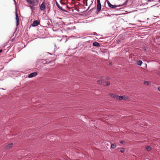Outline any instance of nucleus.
<instances>
[{"mask_svg":"<svg viewBox=\"0 0 160 160\" xmlns=\"http://www.w3.org/2000/svg\"><path fill=\"white\" fill-rule=\"evenodd\" d=\"M118 99L120 101L123 100V96H118Z\"/></svg>","mask_w":160,"mask_h":160,"instance_id":"nucleus-18","label":"nucleus"},{"mask_svg":"<svg viewBox=\"0 0 160 160\" xmlns=\"http://www.w3.org/2000/svg\"><path fill=\"white\" fill-rule=\"evenodd\" d=\"M124 141H121L120 142L122 144H123L124 143Z\"/></svg>","mask_w":160,"mask_h":160,"instance_id":"nucleus-23","label":"nucleus"},{"mask_svg":"<svg viewBox=\"0 0 160 160\" xmlns=\"http://www.w3.org/2000/svg\"><path fill=\"white\" fill-rule=\"evenodd\" d=\"M117 146L115 144H111V148L113 149L115 148Z\"/></svg>","mask_w":160,"mask_h":160,"instance_id":"nucleus-11","label":"nucleus"},{"mask_svg":"<svg viewBox=\"0 0 160 160\" xmlns=\"http://www.w3.org/2000/svg\"><path fill=\"white\" fill-rule=\"evenodd\" d=\"M144 49L145 51H146L147 50L146 47H144Z\"/></svg>","mask_w":160,"mask_h":160,"instance_id":"nucleus-24","label":"nucleus"},{"mask_svg":"<svg viewBox=\"0 0 160 160\" xmlns=\"http://www.w3.org/2000/svg\"><path fill=\"white\" fill-rule=\"evenodd\" d=\"M15 16H16V26H18L19 24V19L18 18V16L17 13V12H16V13H15Z\"/></svg>","mask_w":160,"mask_h":160,"instance_id":"nucleus-5","label":"nucleus"},{"mask_svg":"<svg viewBox=\"0 0 160 160\" xmlns=\"http://www.w3.org/2000/svg\"><path fill=\"white\" fill-rule=\"evenodd\" d=\"M147 0L148 1V2H150L154 1V0Z\"/></svg>","mask_w":160,"mask_h":160,"instance_id":"nucleus-22","label":"nucleus"},{"mask_svg":"<svg viewBox=\"0 0 160 160\" xmlns=\"http://www.w3.org/2000/svg\"><path fill=\"white\" fill-rule=\"evenodd\" d=\"M151 149V147L150 146H147L146 148V149L148 151H150Z\"/></svg>","mask_w":160,"mask_h":160,"instance_id":"nucleus-16","label":"nucleus"},{"mask_svg":"<svg viewBox=\"0 0 160 160\" xmlns=\"http://www.w3.org/2000/svg\"><path fill=\"white\" fill-rule=\"evenodd\" d=\"M97 82L100 85H104V82L102 80L98 81Z\"/></svg>","mask_w":160,"mask_h":160,"instance_id":"nucleus-9","label":"nucleus"},{"mask_svg":"<svg viewBox=\"0 0 160 160\" xmlns=\"http://www.w3.org/2000/svg\"><path fill=\"white\" fill-rule=\"evenodd\" d=\"M67 7L68 8H71V7H68V5H67Z\"/></svg>","mask_w":160,"mask_h":160,"instance_id":"nucleus-28","label":"nucleus"},{"mask_svg":"<svg viewBox=\"0 0 160 160\" xmlns=\"http://www.w3.org/2000/svg\"><path fill=\"white\" fill-rule=\"evenodd\" d=\"M158 90L160 91V86L158 87Z\"/></svg>","mask_w":160,"mask_h":160,"instance_id":"nucleus-25","label":"nucleus"},{"mask_svg":"<svg viewBox=\"0 0 160 160\" xmlns=\"http://www.w3.org/2000/svg\"><path fill=\"white\" fill-rule=\"evenodd\" d=\"M104 82V85H103L104 86L106 85L107 86L109 85L110 83L109 82Z\"/></svg>","mask_w":160,"mask_h":160,"instance_id":"nucleus-17","label":"nucleus"},{"mask_svg":"<svg viewBox=\"0 0 160 160\" xmlns=\"http://www.w3.org/2000/svg\"><path fill=\"white\" fill-rule=\"evenodd\" d=\"M38 74L37 72H35L30 74L28 76V77L29 78H32L36 76Z\"/></svg>","mask_w":160,"mask_h":160,"instance_id":"nucleus-4","label":"nucleus"},{"mask_svg":"<svg viewBox=\"0 0 160 160\" xmlns=\"http://www.w3.org/2000/svg\"><path fill=\"white\" fill-rule=\"evenodd\" d=\"M39 9L40 11H44L46 9V6L44 2H43L39 6Z\"/></svg>","mask_w":160,"mask_h":160,"instance_id":"nucleus-2","label":"nucleus"},{"mask_svg":"<svg viewBox=\"0 0 160 160\" xmlns=\"http://www.w3.org/2000/svg\"><path fill=\"white\" fill-rule=\"evenodd\" d=\"M97 2H100V0H97Z\"/></svg>","mask_w":160,"mask_h":160,"instance_id":"nucleus-30","label":"nucleus"},{"mask_svg":"<svg viewBox=\"0 0 160 160\" xmlns=\"http://www.w3.org/2000/svg\"><path fill=\"white\" fill-rule=\"evenodd\" d=\"M2 52V50H0V53Z\"/></svg>","mask_w":160,"mask_h":160,"instance_id":"nucleus-27","label":"nucleus"},{"mask_svg":"<svg viewBox=\"0 0 160 160\" xmlns=\"http://www.w3.org/2000/svg\"><path fill=\"white\" fill-rule=\"evenodd\" d=\"M110 96L111 97L115 99H118V96L117 95L111 94H110Z\"/></svg>","mask_w":160,"mask_h":160,"instance_id":"nucleus-7","label":"nucleus"},{"mask_svg":"<svg viewBox=\"0 0 160 160\" xmlns=\"http://www.w3.org/2000/svg\"><path fill=\"white\" fill-rule=\"evenodd\" d=\"M57 7L60 10H62V11H64V9H62L61 7L58 3L57 4Z\"/></svg>","mask_w":160,"mask_h":160,"instance_id":"nucleus-14","label":"nucleus"},{"mask_svg":"<svg viewBox=\"0 0 160 160\" xmlns=\"http://www.w3.org/2000/svg\"><path fill=\"white\" fill-rule=\"evenodd\" d=\"M40 23V21L38 20L34 21L32 24V26L33 27L38 26Z\"/></svg>","mask_w":160,"mask_h":160,"instance_id":"nucleus-6","label":"nucleus"},{"mask_svg":"<svg viewBox=\"0 0 160 160\" xmlns=\"http://www.w3.org/2000/svg\"><path fill=\"white\" fill-rule=\"evenodd\" d=\"M142 62L141 61H139L137 62V64L139 66H141L142 64Z\"/></svg>","mask_w":160,"mask_h":160,"instance_id":"nucleus-15","label":"nucleus"},{"mask_svg":"<svg viewBox=\"0 0 160 160\" xmlns=\"http://www.w3.org/2000/svg\"><path fill=\"white\" fill-rule=\"evenodd\" d=\"M109 64H111V63H109Z\"/></svg>","mask_w":160,"mask_h":160,"instance_id":"nucleus-32","label":"nucleus"},{"mask_svg":"<svg viewBox=\"0 0 160 160\" xmlns=\"http://www.w3.org/2000/svg\"><path fill=\"white\" fill-rule=\"evenodd\" d=\"M92 45L93 46L96 47H99L100 46L99 43L97 42H94L93 43Z\"/></svg>","mask_w":160,"mask_h":160,"instance_id":"nucleus-8","label":"nucleus"},{"mask_svg":"<svg viewBox=\"0 0 160 160\" xmlns=\"http://www.w3.org/2000/svg\"><path fill=\"white\" fill-rule=\"evenodd\" d=\"M107 3L108 4V6L110 8H114L117 7H120L121 6H122L124 5V4L122 5H112L110 2L108 1H107Z\"/></svg>","mask_w":160,"mask_h":160,"instance_id":"nucleus-3","label":"nucleus"},{"mask_svg":"<svg viewBox=\"0 0 160 160\" xmlns=\"http://www.w3.org/2000/svg\"><path fill=\"white\" fill-rule=\"evenodd\" d=\"M31 8H32V6H31Z\"/></svg>","mask_w":160,"mask_h":160,"instance_id":"nucleus-33","label":"nucleus"},{"mask_svg":"<svg viewBox=\"0 0 160 160\" xmlns=\"http://www.w3.org/2000/svg\"><path fill=\"white\" fill-rule=\"evenodd\" d=\"M12 143H11L9 144L8 145L6 146L5 148L6 149H8L9 148L11 147L12 146Z\"/></svg>","mask_w":160,"mask_h":160,"instance_id":"nucleus-10","label":"nucleus"},{"mask_svg":"<svg viewBox=\"0 0 160 160\" xmlns=\"http://www.w3.org/2000/svg\"><path fill=\"white\" fill-rule=\"evenodd\" d=\"M120 151L122 153L124 152L125 151L124 149L123 148H122V149H121Z\"/></svg>","mask_w":160,"mask_h":160,"instance_id":"nucleus-20","label":"nucleus"},{"mask_svg":"<svg viewBox=\"0 0 160 160\" xmlns=\"http://www.w3.org/2000/svg\"><path fill=\"white\" fill-rule=\"evenodd\" d=\"M97 6H101V4L100 2H97Z\"/></svg>","mask_w":160,"mask_h":160,"instance_id":"nucleus-21","label":"nucleus"},{"mask_svg":"<svg viewBox=\"0 0 160 160\" xmlns=\"http://www.w3.org/2000/svg\"><path fill=\"white\" fill-rule=\"evenodd\" d=\"M149 83L148 81H145L144 82V84L146 85H148L149 84Z\"/></svg>","mask_w":160,"mask_h":160,"instance_id":"nucleus-19","label":"nucleus"},{"mask_svg":"<svg viewBox=\"0 0 160 160\" xmlns=\"http://www.w3.org/2000/svg\"><path fill=\"white\" fill-rule=\"evenodd\" d=\"M158 74L159 76H160V72H159Z\"/></svg>","mask_w":160,"mask_h":160,"instance_id":"nucleus-29","label":"nucleus"},{"mask_svg":"<svg viewBox=\"0 0 160 160\" xmlns=\"http://www.w3.org/2000/svg\"><path fill=\"white\" fill-rule=\"evenodd\" d=\"M156 4H154V5H153V6H154L156 5Z\"/></svg>","mask_w":160,"mask_h":160,"instance_id":"nucleus-31","label":"nucleus"},{"mask_svg":"<svg viewBox=\"0 0 160 160\" xmlns=\"http://www.w3.org/2000/svg\"><path fill=\"white\" fill-rule=\"evenodd\" d=\"M27 2L33 6H37L39 0H26Z\"/></svg>","mask_w":160,"mask_h":160,"instance_id":"nucleus-1","label":"nucleus"},{"mask_svg":"<svg viewBox=\"0 0 160 160\" xmlns=\"http://www.w3.org/2000/svg\"><path fill=\"white\" fill-rule=\"evenodd\" d=\"M50 8H49V7H47V9H48V10H49Z\"/></svg>","mask_w":160,"mask_h":160,"instance_id":"nucleus-26","label":"nucleus"},{"mask_svg":"<svg viewBox=\"0 0 160 160\" xmlns=\"http://www.w3.org/2000/svg\"><path fill=\"white\" fill-rule=\"evenodd\" d=\"M101 6H97V11L98 12H99L101 10Z\"/></svg>","mask_w":160,"mask_h":160,"instance_id":"nucleus-12","label":"nucleus"},{"mask_svg":"<svg viewBox=\"0 0 160 160\" xmlns=\"http://www.w3.org/2000/svg\"><path fill=\"white\" fill-rule=\"evenodd\" d=\"M123 96V99L124 100H128L129 99V97H127L125 96Z\"/></svg>","mask_w":160,"mask_h":160,"instance_id":"nucleus-13","label":"nucleus"}]
</instances>
